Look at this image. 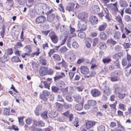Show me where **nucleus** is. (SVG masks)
I'll list each match as a JSON object with an SVG mask.
<instances>
[{
  "mask_svg": "<svg viewBox=\"0 0 131 131\" xmlns=\"http://www.w3.org/2000/svg\"><path fill=\"white\" fill-rule=\"evenodd\" d=\"M40 63L43 65L46 66L47 64L46 59L44 58L41 56L40 58Z\"/></svg>",
  "mask_w": 131,
  "mask_h": 131,
  "instance_id": "obj_18",
  "label": "nucleus"
},
{
  "mask_svg": "<svg viewBox=\"0 0 131 131\" xmlns=\"http://www.w3.org/2000/svg\"><path fill=\"white\" fill-rule=\"evenodd\" d=\"M111 59L109 58H105L103 59V62L104 63H108V62L111 61Z\"/></svg>",
  "mask_w": 131,
  "mask_h": 131,
  "instance_id": "obj_49",
  "label": "nucleus"
},
{
  "mask_svg": "<svg viewBox=\"0 0 131 131\" xmlns=\"http://www.w3.org/2000/svg\"><path fill=\"white\" fill-rule=\"evenodd\" d=\"M63 106L65 108L68 109L71 107V105L70 104H67L65 103L63 105Z\"/></svg>",
  "mask_w": 131,
  "mask_h": 131,
  "instance_id": "obj_52",
  "label": "nucleus"
},
{
  "mask_svg": "<svg viewBox=\"0 0 131 131\" xmlns=\"http://www.w3.org/2000/svg\"><path fill=\"white\" fill-rule=\"evenodd\" d=\"M73 47L74 48H77L79 47V45L78 43L76 41H74L72 43Z\"/></svg>",
  "mask_w": 131,
  "mask_h": 131,
  "instance_id": "obj_46",
  "label": "nucleus"
},
{
  "mask_svg": "<svg viewBox=\"0 0 131 131\" xmlns=\"http://www.w3.org/2000/svg\"><path fill=\"white\" fill-rule=\"evenodd\" d=\"M125 12L126 13L129 14H131V9L129 8H126L125 10Z\"/></svg>",
  "mask_w": 131,
  "mask_h": 131,
  "instance_id": "obj_54",
  "label": "nucleus"
},
{
  "mask_svg": "<svg viewBox=\"0 0 131 131\" xmlns=\"http://www.w3.org/2000/svg\"><path fill=\"white\" fill-rule=\"evenodd\" d=\"M18 3L20 5H23L25 2V0H18Z\"/></svg>",
  "mask_w": 131,
  "mask_h": 131,
  "instance_id": "obj_59",
  "label": "nucleus"
},
{
  "mask_svg": "<svg viewBox=\"0 0 131 131\" xmlns=\"http://www.w3.org/2000/svg\"><path fill=\"white\" fill-rule=\"evenodd\" d=\"M56 106L57 110L60 111H61L63 108L62 105L57 103H56Z\"/></svg>",
  "mask_w": 131,
  "mask_h": 131,
  "instance_id": "obj_31",
  "label": "nucleus"
},
{
  "mask_svg": "<svg viewBox=\"0 0 131 131\" xmlns=\"http://www.w3.org/2000/svg\"><path fill=\"white\" fill-rule=\"evenodd\" d=\"M105 13H104L103 12H102L98 14L99 16L100 17H102L104 16H105L106 19L107 20H109V16L108 13V11L106 8L104 10Z\"/></svg>",
  "mask_w": 131,
  "mask_h": 131,
  "instance_id": "obj_8",
  "label": "nucleus"
},
{
  "mask_svg": "<svg viewBox=\"0 0 131 131\" xmlns=\"http://www.w3.org/2000/svg\"><path fill=\"white\" fill-rule=\"evenodd\" d=\"M84 59L83 58L79 59L77 62L78 64H80L84 61Z\"/></svg>",
  "mask_w": 131,
  "mask_h": 131,
  "instance_id": "obj_55",
  "label": "nucleus"
},
{
  "mask_svg": "<svg viewBox=\"0 0 131 131\" xmlns=\"http://www.w3.org/2000/svg\"><path fill=\"white\" fill-rule=\"evenodd\" d=\"M26 49V51L28 53L31 51V48L29 45L26 46L25 47Z\"/></svg>",
  "mask_w": 131,
  "mask_h": 131,
  "instance_id": "obj_43",
  "label": "nucleus"
},
{
  "mask_svg": "<svg viewBox=\"0 0 131 131\" xmlns=\"http://www.w3.org/2000/svg\"><path fill=\"white\" fill-rule=\"evenodd\" d=\"M75 59V54L72 52H70L68 56V61L69 62H72L74 61Z\"/></svg>",
  "mask_w": 131,
  "mask_h": 131,
  "instance_id": "obj_7",
  "label": "nucleus"
},
{
  "mask_svg": "<svg viewBox=\"0 0 131 131\" xmlns=\"http://www.w3.org/2000/svg\"><path fill=\"white\" fill-rule=\"evenodd\" d=\"M54 59L57 61H59L60 60V56L57 54H54L53 56Z\"/></svg>",
  "mask_w": 131,
  "mask_h": 131,
  "instance_id": "obj_39",
  "label": "nucleus"
},
{
  "mask_svg": "<svg viewBox=\"0 0 131 131\" xmlns=\"http://www.w3.org/2000/svg\"><path fill=\"white\" fill-rule=\"evenodd\" d=\"M23 118H18V120L20 124L21 125H23L24 124V122L23 121Z\"/></svg>",
  "mask_w": 131,
  "mask_h": 131,
  "instance_id": "obj_56",
  "label": "nucleus"
},
{
  "mask_svg": "<svg viewBox=\"0 0 131 131\" xmlns=\"http://www.w3.org/2000/svg\"><path fill=\"white\" fill-rule=\"evenodd\" d=\"M80 70L81 73L83 74H86L89 72V69L86 67L82 66L80 68L78 69L77 72L79 73V71Z\"/></svg>",
  "mask_w": 131,
  "mask_h": 131,
  "instance_id": "obj_6",
  "label": "nucleus"
},
{
  "mask_svg": "<svg viewBox=\"0 0 131 131\" xmlns=\"http://www.w3.org/2000/svg\"><path fill=\"white\" fill-rule=\"evenodd\" d=\"M74 107L75 109L78 111L81 110L83 107V103H81L77 104L75 105Z\"/></svg>",
  "mask_w": 131,
  "mask_h": 131,
  "instance_id": "obj_17",
  "label": "nucleus"
},
{
  "mask_svg": "<svg viewBox=\"0 0 131 131\" xmlns=\"http://www.w3.org/2000/svg\"><path fill=\"white\" fill-rule=\"evenodd\" d=\"M54 72L53 70L51 69H49V70L47 71L48 74L49 75H52Z\"/></svg>",
  "mask_w": 131,
  "mask_h": 131,
  "instance_id": "obj_58",
  "label": "nucleus"
},
{
  "mask_svg": "<svg viewBox=\"0 0 131 131\" xmlns=\"http://www.w3.org/2000/svg\"><path fill=\"white\" fill-rule=\"evenodd\" d=\"M119 106L120 109L123 110L125 109V106L123 104L121 103L119 104Z\"/></svg>",
  "mask_w": 131,
  "mask_h": 131,
  "instance_id": "obj_62",
  "label": "nucleus"
},
{
  "mask_svg": "<svg viewBox=\"0 0 131 131\" xmlns=\"http://www.w3.org/2000/svg\"><path fill=\"white\" fill-rule=\"evenodd\" d=\"M43 84H44L45 86V88L48 89L49 90L50 88V84L47 83L45 81H43Z\"/></svg>",
  "mask_w": 131,
  "mask_h": 131,
  "instance_id": "obj_45",
  "label": "nucleus"
},
{
  "mask_svg": "<svg viewBox=\"0 0 131 131\" xmlns=\"http://www.w3.org/2000/svg\"><path fill=\"white\" fill-rule=\"evenodd\" d=\"M86 36L84 32H80L78 34V36L82 38H85Z\"/></svg>",
  "mask_w": 131,
  "mask_h": 131,
  "instance_id": "obj_36",
  "label": "nucleus"
},
{
  "mask_svg": "<svg viewBox=\"0 0 131 131\" xmlns=\"http://www.w3.org/2000/svg\"><path fill=\"white\" fill-rule=\"evenodd\" d=\"M89 21L92 25L97 24L98 21V19L95 16H92L90 17Z\"/></svg>",
  "mask_w": 131,
  "mask_h": 131,
  "instance_id": "obj_13",
  "label": "nucleus"
},
{
  "mask_svg": "<svg viewBox=\"0 0 131 131\" xmlns=\"http://www.w3.org/2000/svg\"><path fill=\"white\" fill-rule=\"evenodd\" d=\"M57 100L60 101H64V100L61 96L58 95L57 96Z\"/></svg>",
  "mask_w": 131,
  "mask_h": 131,
  "instance_id": "obj_63",
  "label": "nucleus"
},
{
  "mask_svg": "<svg viewBox=\"0 0 131 131\" xmlns=\"http://www.w3.org/2000/svg\"><path fill=\"white\" fill-rule=\"evenodd\" d=\"M100 38L101 40H105L106 39V36L104 32H102L100 33Z\"/></svg>",
  "mask_w": 131,
  "mask_h": 131,
  "instance_id": "obj_21",
  "label": "nucleus"
},
{
  "mask_svg": "<svg viewBox=\"0 0 131 131\" xmlns=\"http://www.w3.org/2000/svg\"><path fill=\"white\" fill-rule=\"evenodd\" d=\"M116 19L117 21L118 22L119 24L122 27H124V25L123 23L122 20V18L121 16H117L116 17Z\"/></svg>",
  "mask_w": 131,
  "mask_h": 131,
  "instance_id": "obj_24",
  "label": "nucleus"
},
{
  "mask_svg": "<svg viewBox=\"0 0 131 131\" xmlns=\"http://www.w3.org/2000/svg\"><path fill=\"white\" fill-rule=\"evenodd\" d=\"M49 36L53 42L54 43L57 42L58 39L54 32L53 31L51 32L49 34Z\"/></svg>",
  "mask_w": 131,
  "mask_h": 131,
  "instance_id": "obj_5",
  "label": "nucleus"
},
{
  "mask_svg": "<svg viewBox=\"0 0 131 131\" xmlns=\"http://www.w3.org/2000/svg\"><path fill=\"white\" fill-rule=\"evenodd\" d=\"M66 99L68 101L70 102H71L73 101V99L69 95H68L66 96Z\"/></svg>",
  "mask_w": 131,
  "mask_h": 131,
  "instance_id": "obj_51",
  "label": "nucleus"
},
{
  "mask_svg": "<svg viewBox=\"0 0 131 131\" xmlns=\"http://www.w3.org/2000/svg\"><path fill=\"white\" fill-rule=\"evenodd\" d=\"M74 4H73L70 3L66 7V9L69 11L72 10L74 8Z\"/></svg>",
  "mask_w": 131,
  "mask_h": 131,
  "instance_id": "obj_20",
  "label": "nucleus"
},
{
  "mask_svg": "<svg viewBox=\"0 0 131 131\" xmlns=\"http://www.w3.org/2000/svg\"><path fill=\"white\" fill-rule=\"evenodd\" d=\"M74 101L77 102H79L81 100V97L79 95H77L74 97Z\"/></svg>",
  "mask_w": 131,
  "mask_h": 131,
  "instance_id": "obj_34",
  "label": "nucleus"
},
{
  "mask_svg": "<svg viewBox=\"0 0 131 131\" xmlns=\"http://www.w3.org/2000/svg\"><path fill=\"white\" fill-rule=\"evenodd\" d=\"M121 36V33L118 31L115 32L114 34V37L115 39H119Z\"/></svg>",
  "mask_w": 131,
  "mask_h": 131,
  "instance_id": "obj_29",
  "label": "nucleus"
},
{
  "mask_svg": "<svg viewBox=\"0 0 131 131\" xmlns=\"http://www.w3.org/2000/svg\"><path fill=\"white\" fill-rule=\"evenodd\" d=\"M87 24L85 20H81L79 22L78 27L81 31L85 30Z\"/></svg>",
  "mask_w": 131,
  "mask_h": 131,
  "instance_id": "obj_2",
  "label": "nucleus"
},
{
  "mask_svg": "<svg viewBox=\"0 0 131 131\" xmlns=\"http://www.w3.org/2000/svg\"><path fill=\"white\" fill-rule=\"evenodd\" d=\"M11 61L13 62H18L21 61L18 57L15 56L13 57L12 58Z\"/></svg>",
  "mask_w": 131,
  "mask_h": 131,
  "instance_id": "obj_30",
  "label": "nucleus"
},
{
  "mask_svg": "<svg viewBox=\"0 0 131 131\" xmlns=\"http://www.w3.org/2000/svg\"><path fill=\"white\" fill-rule=\"evenodd\" d=\"M42 8L47 13H48V12H49L50 7L44 4L42 6Z\"/></svg>",
  "mask_w": 131,
  "mask_h": 131,
  "instance_id": "obj_27",
  "label": "nucleus"
},
{
  "mask_svg": "<svg viewBox=\"0 0 131 131\" xmlns=\"http://www.w3.org/2000/svg\"><path fill=\"white\" fill-rule=\"evenodd\" d=\"M119 2L121 6L122 7H126L128 5L126 2L125 1L121 0L119 1Z\"/></svg>",
  "mask_w": 131,
  "mask_h": 131,
  "instance_id": "obj_25",
  "label": "nucleus"
},
{
  "mask_svg": "<svg viewBox=\"0 0 131 131\" xmlns=\"http://www.w3.org/2000/svg\"><path fill=\"white\" fill-rule=\"evenodd\" d=\"M5 31V26L3 25L2 26V29L1 32V35L2 38H3L4 36V33Z\"/></svg>",
  "mask_w": 131,
  "mask_h": 131,
  "instance_id": "obj_40",
  "label": "nucleus"
},
{
  "mask_svg": "<svg viewBox=\"0 0 131 131\" xmlns=\"http://www.w3.org/2000/svg\"><path fill=\"white\" fill-rule=\"evenodd\" d=\"M107 25L106 24H104L100 26L98 28V30L100 31L104 30L106 27Z\"/></svg>",
  "mask_w": 131,
  "mask_h": 131,
  "instance_id": "obj_26",
  "label": "nucleus"
},
{
  "mask_svg": "<svg viewBox=\"0 0 131 131\" xmlns=\"http://www.w3.org/2000/svg\"><path fill=\"white\" fill-rule=\"evenodd\" d=\"M48 70V68L44 66L41 67L39 69V74L42 76L46 75L47 73Z\"/></svg>",
  "mask_w": 131,
  "mask_h": 131,
  "instance_id": "obj_4",
  "label": "nucleus"
},
{
  "mask_svg": "<svg viewBox=\"0 0 131 131\" xmlns=\"http://www.w3.org/2000/svg\"><path fill=\"white\" fill-rule=\"evenodd\" d=\"M118 94V97L119 98L121 99H123L126 95L125 94H121L120 93Z\"/></svg>",
  "mask_w": 131,
  "mask_h": 131,
  "instance_id": "obj_47",
  "label": "nucleus"
},
{
  "mask_svg": "<svg viewBox=\"0 0 131 131\" xmlns=\"http://www.w3.org/2000/svg\"><path fill=\"white\" fill-rule=\"evenodd\" d=\"M127 58L129 62H130V63H129L128 64L127 66L126 67V69L128 68L131 66V56L129 54H127Z\"/></svg>",
  "mask_w": 131,
  "mask_h": 131,
  "instance_id": "obj_28",
  "label": "nucleus"
},
{
  "mask_svg": "<svg viewBox=\"0 0 131 131\" xmlns=\"http://www.w3.org/2000/svg\"><path fill=\"white\" fill-rule=\"evenodd\" d=\"M96 122L93 121H87L86 123V127L89 129L94 126Z\"/></svg>",
  "mask_w": 131,
  "mask_h": 131,
  "instance_id": "obj_15",
  "label": "nucleus"
},
{
  "mask_svg": "<svg viewBox=\"0 0 131 131\" xmlns=\"http://www.w3.org/2000/svg\"><path fill=\"white\" fill-rule=\"evenodd\" d=\"M92 95L94 97L99 96L101 94L100 92L96 89H93L91 92Z\"/></svg>",
  "mask_w": 131,
  "mask_h": 131,
  "instance_id": "obj_10",
  "label": "nucleus"
},
{
  "mask_svg": "<svg viewBox=\"0 0 131 131\" xmlns=\"http://www.w3.org/2000/svg\"><path fill=\"white\" fill-rule=\"evenodd\" d=\"M70 38L69 37V39H68L67 41V45L69 48H70L71 46Z\"/></svg>",
  "mask_w": 131,
  "mask_h": 131,
  "instance_id": "obj_60",
  "label": "nucleus"
},
{
  "mask_svg": "<svg viewBox=\"0 0 131 131\" xmlns=\"http://www.w3.org/2000/svg\"><path fill=\"white\" fill-rule=\"evenodd\" d=\"M48 115L50 117L53 118L56 117L58 115V114L55 110H53L49 112Z\"/></svg>",
  "mask_w": 131,
  "mask_h": 131,
  "instance_id": "obj_16",
  "label": "nucleus"
},
{
  "mask_svg": "<svg viewBox=\"0 0 131 131\" xmlns=\"http://www.w3.org/2000/svg\"><path fill=\"white\" fill-rule=\"evenodd\" d=\"M105 127L103 125L99 126L97 128L98 131H105Z\"/></svg>",
  "mask_w": 131,
  "mask_h": 131,
  "instance_id": "obj_41",
  "label": "nucleus"
},
{
  "mask_svg": "<svg viewBox=\"0 0 131 131\" xmlns=\"http://www.w3.org/2000/svg\"><path fill=\"white\" fill-rule=\"evenodd\" d=\"M67 50V48L65 46H63L60 48V51L62 52H66Z\"/></svg>",
  "mask_w": 131,
  "mask_h": 131,
  "instance_id": "obj_44",
  "label": "nucleus"
},
{
  "mask_svg": "<svg viewBox=\"0 0 131 131\" xmlns=\"http://www.w3.org/2000/svg\"><path fill=\"white\" fill-rule=\"evenodd\" d=\"M100 48L101 49L105 50L107 47L106 45L104 42H101L99 43Z\"/></svg>",
  "mask_w": 131,
  "mask_h": 131,
  "instance_id": "obj_23",
  "label": "nucleus"
},
{
  "mask_svg": "<svg viewBox=\"0 0 131 131\" xmlns=\"http://www.w3.org/2000/svg\"><path fill=\"white\" fill-rule=\"evenodd\" d=\"M70 28L69 27L63 25L61 27L60 31L63 34L66 35L69 32Z\"/></svg>",
  "mask_w": 131,
  "mask_h": 131,
  "instance_id": "obj_3",
  "label": "nucleus"
},
{
  "mask_svg": "<svg viewBox=\"0 0 131 131\" xmlns=\"http://www.w3.org/2000/svg\"><path fill=\"white\" fill-rule=\"evenodd\" d=\"M42 106L41 105H39L37 106L36 108V110L37 111H39L41 110Z\"/></svg>",
  "mask_w": 131,
  "mask_h": 131,
  "instance_id": "obj_64",
  "label": "nucleus"
},
{
  "mask_svg": "<svg viewBox=\"0 0 131 131\" xmlns=\"http://www.w3.org/2000/svg\"><path fill=\"white\" fill-rule=\"evenodd\" d=\"M125 20L127 22L131 20L130 17L128 15H125Z\"/></svg>",
  "mask_w": 131,
  "mask_h": 131,
  "instance_id": "obj_53",
  "label": "nucleus"
},
{
  "mask_svg": "<svg viewBox=\"0 0 131 131\" xmlns=\"http://www.w3.org/2000/svg\"><path fill=\"white\" fill-rule=\"evenodd\" d=\"M40 115L41 117L44 119H46L48 117L47 112L45 111L41 113Z\"/></svg>",
  "mask_w": 131,
  "mask_h": 131,
  "instance_id": "obj_32",
  "label": "nucleus"
},
{
  "mask_svg": "<svg viewBox=\"0 0 131 131\" xmlns=\"http://www.w3.org/2000/svg\"><path fill=\"white\" fill-rule=\"evenodd\" d=\"M124 92L123 89L119 87L117 88L115 90V93L117 95L121 92Z\"/></svg>",
  "mask_w": 131,
  "mask_h": 131,
  "instance_id": "obj_22",
  "label": "nucleus"
},
{
  "mask_svg": "<svg viewBox=\"0 0 131 131\" xmlns=\"http://www.w3.org/2000/svg\"><path fill=\"white\" fill-rule=\"evenodd\" d=\"M46 17L43 16H41L37 18L36 22L37 23H41L44 22L46 20Z\"/></svg>",
  "mask_w": 131,
  "mask_h": 131,
  "instance_id": "obj_9",
  "label": "nucleus"
},
{
  "mask_svg": "<svg viewBox=\"0 0 131 131\" xmlns=\"http://www.w3.org/2000/svg\"><path fill=\"white\" fill-rule=\"evenodd\" d=\"M88 104L91 106H94L96 104V102L94 100H89L88 102Z\"/></svg>",
  "mask_w": 131,
  "mask_h": 131,
  "instance_id": "obj_33",
  "label": "nucleus"
},
{
  "mask_svg": "<svg viewBox=\"0 0 131 131\" xmlns=\"http://www.w3.org/2000/svg\"><path fill=\"white\" fill-rule=\"evenodd\" d=\"M74 74V73L72 72H69V75L70 79H71L73 77Z\"/></svg>",
  "mask_w": 131,
  "mask_h": 131,
  "instance_id": "obj_50",
  "label": "nucleus"
},
{
  "mask_svg": "<svg viewBox=\"0 0 131 131\" xmlns=\"http://www.w3.org/2000/svg\"><path fill=\"white\" fill-rule=\"evenodd\" d=\"M60 64H61L62 66L64 67H65L67 66V64L66 62L64 60H63L62 62H60L58 63V64L59 65Z\"/></svg>",
  "mask_w": 131,
  "mask_h": 131,
  "instance_id": "obj_48",
  "label": "nucleus"
},
{
  "mask_svg": "<svg viewBox=\"0 0 131 131\" xmlns=\"http://www.w3.org/2000/svg\"><path fill=\"white\" fill-rule=\"evenodd\" d=\"M62 114L65 116L69 117V121L70 122L72 121L73 118V115L72 114L70 113L69 111H67L63 113Z\"/></svg>",
  "mask_w": 131,
  "mask_h": 131,
  "instance_id": "obj_12",
  "label": "nucleus"
},
{
  "mask_svg": "<svg viewBox=\"0 0 131 131\" xmlns=\"http://www.w3.org/2000/svg\"><path fill=\"white\" fill-rule=\"evenodd\" d=\"M90 10L93 13H97L99 11L100 8L98 6L94 5L91 7Z\"/></svg>",
  "mask_w": 131,
  "mask_h": 131,
  "instance_id": "obj_14",
  "label": "nucleus"
},
{
  "mask_svg": "<svg viewBox=\"0 0 131 131\" xmlns=\"http://www.w3.org/2000/svg\"><path fill=\"white\" fill-rule=\"evenodd\" d=\"M55 17V16L54 14H52L49 15L47 18V20L50 22L53 21Z\"/></svg>",
  "mask_w": 131,
  "mask_h": 131,
  "instance_id": "obj_19",
  "label": "nucleus"
},
{
  "mask_svg": "<svg viewBox=\"0 0 131 131\" xmlns=\"http://www.w3.org/2000/svg\"><path fill=\"white\" fill-rule=\"evenodd\" d=\"M122 63L123 66H126L127 64V62L126 61V60L125 59H123L122 61Z\"/></svg>",
  "mask_w": 131,
  "mask_h": 131,
  "instance_id": "obj_61",
  "label": "nucleus"
},
{
  "mask_svg": "<svg viewBox=\"0 0 131 131\" xmlns=\"http://www.w3.org/2000/svg\"><path fill=\"white\" fill-rule=\"evenodd\" d=\"M120 57V56L118 53L114 55L113 56V59L116 61H118Z\"/></svg>",
  "mask_w": 131,
  "mask_h": 131,
  "instance_id": "obj_37",
  "label": "nucleus"
},
{
  "mask_svg": "<svg viewBox=\"0 0 131 131\" xmlns=\"http://www.w3.org/2000/svg\"><path fill=\"white\" fill-rule=\"evenodd\" d=\"M130 45H131V44L128 43H124L123 44V46L125 48H129Z\"/></svg>",
  "mask_w": 131,
  "mask_h": 131,
  "instance_id": "obj_57",
  "label": "nucleus"
},
{
  "mask_svg": "<svg viewBox=\"0 0 131 131\" xmlns=\"http://www.w3.org/2000/svg\"><path fill=\"white\" fill-rule=\"evenodd\" d=\"M42 94L40 95V98L42 100L45 101H47V98L46 96H49L50 95L52 96L50 94V92L46 90H44L42 92ZM53 99H54V96L52 95Z\"/></svg>",
  "mask_w": 131,
  "mask_h": 131,
  "instance_id": "obj_1",
  "label": "nucleus"
},
{
  "mask_svg": "<svg viewBox=\"0 0 131 131\" xmlns=\"http://www.w3.org/2000/svg\"><path fill=\"white\" fill-rule=\"evenodd\" d=\"M88 17L87 13L83 12L79 14L78 16V18L83 20H85Z\"/></svg>",
  "mask_w": 131,
  "mask_h": 131,
  "instance_id": "obj_11",
  "label": "nucleus"
},
{
  "mask_svg": "<svg viewBox=\"0 0 131 131\" xmlns=\"http://www.w3.org/2000/svg\"><path fill=\"white\" fill-rule=\"evenodd\" d=\"M52 91V92L56 93L58 92V91L59 90V89L55 86H52L51 87Z\"/></svg>",
  "mask_w": 131,
  "mask_h": 131,
  "instance_id": "obj_42",
  "label": "nucleus"
},
{
  "mask_svg": "<svg viewBox=\"0 0 131 131\" xmlns=\"http://www.w3.org/2000/svg\"><path fill=\"white\" fill-rule=\"evenodd\" d=\"M37 51L36 52L33 53L32 54H31V55L32 57H34L35 55H36L37 56H38L39 54L40 53V49L39 48H37Z\"/></svg>",
  "mask_w": 131,
  "mask_h": 131,
  "instance_id": "obj_35",
  "label": "nucleus"
},
{
  "mask_svg": "<svg viewBox=\"0 0 131 131\" xmlns=\"http://www.w3.org/2000/svg\"><path fill=\"white\" fill-rule=\"evenodd\" d=\"M107 42L108 43L111 44L113 45H115L116 43V41L112 39L111 38L108 39L107 40Z\"/></svg>",
  "mask_w": 131,
  "mask_h": 131,
  "instance_id": "obj_38",
  "label": "nucleus"
}]
</instances>
